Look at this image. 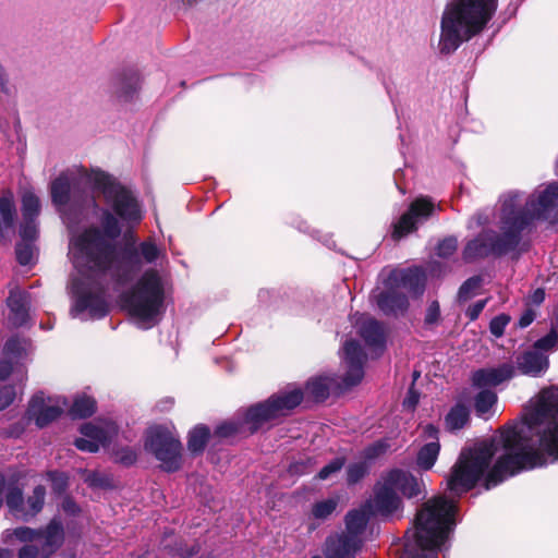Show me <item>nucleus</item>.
<instances>
[{
    "instance_id": "nucleus-39",
    "label": "nucleus",
    "mask_w": 558,
    "mask_h": 558,
    "mask_svg": "<svg viewBox=\"0 0 558 558\" xmlns=\"http://www.w3.org/2000/svg\"><path fill=\"white\" fill-rule=\"evenodd\" d=\"M23 476L22 472L8 469L4 473H0V488H14Z\"/></svg>"
},
{
    "instance_id": "nucleus-1",
    "label": "nucleus",
    "mask_w": 558,
    "mask_h": 558,
    "mask_svg": "<svg viewBox=\"0 0 558 558\" xmlns=\"http://www.w3.org/2000/svg\"><path fill=\"white\" fill-rule=\"evenodd\" d=\"M530 432L538 430V448L522 440L514 429L502 434L505 453L494 463V446L481 442L461 451L448 477L449 488H490L520 471L542 466L547 459L558 460V388L543 390L524 414Z\"/></svg>"
},
{
    "instance_id": "nucleus-34",
    "label": "nucleus",
    "mask_w": 558,
    "mask_h": 558,
    "mask_svg": "<svg viewBox=\"0 0 558 558\" xmlns=\"http://www.w3.org/2000/svg\"><path fill=\"white\" fill-rule=\"evenodd\" d=\"M22 211L24 220L35 219L39 215L40 202L32 191H25L22 195Z\"/></svg>"
},
{
    "instance_id": "nucleus-14",
    "label": "nucleus",
    "mask_w": 558,
    "mask_h": 558,
    "mask_svg": "<svg viewBox=\"0 0 558 558\" xmlns=\"http://www.w3.org/2000/svg\"><path fill=\"white\" fill-rule=\"evenodd\" d=\"M7 505L16 518L27 520L38 513L44 505V490H32L25 497L23 490H10L7 496Z\"/></svg>"
},
{
    "instance_id": "nucleus-44",
    "label": "nucleus",
    "mask_w": 558,
    "mask_h": 558,
    "mask_svg": "<svg viewBox=\"0 0 558 558\" xmlns=\"http://www.w3.org/2000/svg\"><path fill=\"white\" fill-rule=\"evenodd\" d=\"M508 323H509V317L507 315L502 314V315L496 316L490 320L489 330L494 336L500 337V336H502Z\"/></svg>"
},
{
    "instance_id": "nucleus-27",
    "label": "nucleus",
    "mask_w": 558,
    "mask_h": 558,
    "mask_svg": "<svg viewBox=\"0 0 558 558\" xmlns=\"http://www.w3.org/2000/svg\"><path fill=\"white\" fill-rule=\"evenodd\" d=\"M89 311L93 317L100 318L107 313L106 302L99 298L94 295H81L74 308L72 310V315L77 316L81 312Z\"/></svg>"
},
{
    "instance_id": "nucleus-59",
    "label": "nucleus",
    "mask_w": 558,
    "mask_h": 558,
    "mask_svg": "<svg viewBox=\"0 0 558 558\" xmlns=\"http://www.w3.org/2000/svg\"><path fill=\"white\" fill-rule=\"evenodd\" d=\"M333 379H335V381H336V383H335V385L332 386V388H333V387H336V386H338V388H341V385H339V384H338L337 379H336L335 377H333Z\"/></svg>"
},
{
    "instance_id": "nucleus-20",
    "label": "nucleus",
    "mask_w": 558,
    "mask_h": 558,
    "mask_svg": "<svg viewBox=\"0 0 558 558\" xmlns=\"http://www.w3.org/2000/svg\"><path fill=\"white\" fill-rule=\"evenodd\" d=\"M373 515L368 510L362 506L359 509L351 510L345 515V532L342 533L352 541H355L360 546L362 543V534L365 531L366 524Z\"/></svg>"
},
{
    "instance_id": "nucleus-62",
    "label": "nucleus",
    "mask_w": 558,
    "mask_h": 558,
    "mask_svg": "<svg viewBox=\"0 0 558 558\" xmlns=\"http://www.w3.org/2000/svg\"><path fill=\"white\" fill-rule=\"evenodd\" d=\"M313 558H320V557H313Z\"/></svg>"
},
{
    "instance_id": "nucleus-58",
    "label": "nucleus",
    "mask_w": 558,
    "mask_h": 558,
    "mask_svg": "<svg viewBox=\"0 0 558 558\" xmlns=\"http://www.w3.org/2000/svg\"><path fill=\"white\" fill-rule=\"evenodd\" d=\"M24 363H25V362H23L22 364H17V365H16L15 363H13V369L11 371V373H12V372H14L15 369L17 371V373H21V369H19V367H20V366H23V365H24Z\"/></svg>"
},
{
    "instance_id": "nucleus-18",
    "label": "nucleus",
    "mask_w": 558,
    "mask_h": 558,
    "mask_svg": "<svg viewBox=\"0 0 558 558\" xmlns=\"http://www.w3.org/2000/svg\"><path fill=\"white\" fill-rule=\"evenodd\" d=\"M515 368L511 363H504L495 367L477 369L472 375V384L476 388L495 387L513 377Z\"/></svg>"
},
{
    "instance_id": "nucleus-54",
    "label": "nucleus",
    "mask_w": 558,
    "mask_h": 558,
    "mask_svg": "<svg viewBox=\"0 0 558 558\" xmlns=\"http://www.w3.org/2000/svg\"><path fill=\"white\" fill-rule=\"evenodd\" d=\"M545 300V291L543 289H536L530 295V302L535 305H539Z\"/></svg>"
},
{
    "instance_id": "nucleus-30",
    "label": "nucleus",
    "mask_w": 558,
    "mask_h": 558,
    "mask_svg": "<svg viewBox=\"0 0 558 558\" xmlns=\"http://www.w3.org/2000/svg\"><path fill=\"white\" fill-rule=\"evenodd\" d=\"M469 420V409L464 404H456L446 415L445 423L449 430H458L463 428Z\"/></svg>"
},
{
    "instance_id": "nucleus-42",
    "label": "nucleus",
    "mask_w": 558,
    "mask_h": 558,
    "mask_svg": "<svg viewBox=\"0 0 558 558\" xmlns=\"http://www.w3.org/2000/svg\"><path fill=\"white\" fill-rule=\"evenodd\" d=\"M458 247V241L454 238H447L437 245V255L440 257L451 256Z\"/></svg>"
},
{
    "instance_id": "nucleus-31",
    "label": "nucleus",
    "mask_w": 558,
    "mask_h": 558,
    "mask_svg": "<svg viewBox=\"0 0 558 558\" xmlns=\"http://www.w3.org/2000/svg\"><path fill=\"white\" fill-rule=\"evenodd\" d=\"M210 436V430L205 425L195 426L189 435L187 448L192 453L198 454L204 451Z\"/></svg>"
},
{
    "instance_id": "nucleus-51",
    "label": "nucleus",
    "mask_w": 558,
    "mask_h": 558,
    "mask_svg": "<svg viewBox=\"0 0 558 558\" xmlns=\"http://www.w3.org/2000/svg\"><path fill=\"white\" fill-rule=\"evenodd\" d=\"M417 403L418 395L414 390L410 389L407 398L403 401V405L409 409H414Z\"/></svg>"
},
{
    "instance_id": "nucleus-11",
    "label": "nucleus",
    "mask_w": 558,
    "mask_h": 558,
    "mask_svg": "<svg viewBox=\"0 0 558 558\" xmlns=\"http://www.w3.org/2000/svg\"><path fill=\"white\" fill-rule=\"evenodd\" d=\"M435 209L440 210V205H435L429 197L421 196L415 198L400 219L393 226L392 238L399 240L415 231L417 225L427 220Z\"/></svg>"
},
{
    "instance_id": "nucleus-22",
    "label": "nucleus",
    "mask_w": 558,
    "mask_h": 558,
    "mask_svg": "<svg viewBox=\"0 0 558 558\" xmlns=\"http://www.w3.org/2000/svg\"><path fill=\"white\" fill-rule=\"evenodd\" d=\"M163 256V252L151 239L141 242L137 246L128 252V259L130 263L137 264L138 266L143 263L154 264Z\"/></svg>"
},
{
    "instance_id": "nucleus-19",
    "label": "nucleus",
    "mask_w": 558,
    "mask_h": 558,
    "mask_svg": "<svg viewBox=\"0 0 558 558\" xmlns=\"http://www.w3.org/2000/svg\"><path fill=\"white\" fill-rule=\"evenodd\" d=\"M363 506L373 517L387 518L400 509L401 500L396 490H376Z\"/></svg>"
},
{
    "instance_id": "nucleus-28",
    "label": "nucleus",
    "mask_w": 558,
    "mask_h": 558,
    "mask_svg": "<svg viewBox=\"0 0 558 558\" xmlns=\"http://www.w3.org/2000/svg\"><path fill=\"white\" fill-rule=\"evenodd\" d=\"M15 217V205L12 193L7 192L0 197V235H5L12 230Z\"/></svg>"
},
{
    "instance_id": "nucleus-4",
    "label": "nucleus",
    "mask_w": 558,
    "mask_h": 558,
    "mask_svg": "<svg viewBox=\"0 0 558 558\" xmlns=\"http://www.w3.org/2000/svg\"><path fill=\"white\" fill-rule=\"evenodd\" d=\"M498 0H450L440 23L439 50L456 51L463 41L481 34L497 10Z\"/></svg>"
},
{
    "instance_id": "nucleus-53",
    "label": "nucleus",
    "mask_w": 558,
    "mask_h": 558,
    "mask_svg": "<svg viewBox=\"0 0 558 558\" xmlns=\"http://www.w3.org/2000/svg\"><path fill=\"white\" fill-rule=\"evenodd\" d=\"M535 319V313L532 310H527L523 315L520 317L519 325L522 328L527 327L533 320Z\"/></svg>"
},
{
    "instance_id": "nucleus-6",
    "label": "nucleus",
    "mask_w": 558,
    "mask_h": 558,
    "mask_svg": "<svg viewBox=\"0 0 558 558\" xmlns=\"http://www.w3.org/2000/svg\"><path fill=\"white\" fill-rule=\"evenodd\" d=\"M302 399L303 392L298 388L278 392L265 402L248 408L241 422L227 421L218 425L215 429V436L229 438L240 433L244 427L250 433H254L265 425L274 424L277 420L287 416L291 410L301 403Z\"/></svg>"
},
{
    "instance_id": "nucleus-5",
    "label": "nucleus",
    "mask_w": 558,
    "mask_h": 558,
    "mask_svg": "<svg viewBox=\"0 0 558 558\" xmlns=\"http://www.w3.org/2000/svg\"><path fill=\"white\" fill-rule=\"evenodd\" d=\"M456 525V505L451 499L437 496L427 500L415 519L413 558H438V550Z\"/></svg>"
},
{
    "instance_id": "nucleus-7",
    "label": "nucleus",
    "mask_w": 558,
    "mask_h": 558,
    "mask_svg": "<svg viewBox=\"0 0 558 558\" xmlns=\"http://www.w3.org/2000/svg\"><path fill=\"white\" fill-rule=\"evenodd\" d=\"M124 303L141 328L157 325L165 313V291L158 271L146 270L125 295Z\"/></svg>"
},
{
    "instance_id": "nucleus-33",
    "label": "nucleus",
    "mask_w": 558,
    "mask_h": 558,
    "mask_svg": "<svg viewBox=\"0 0 558 558\" xmlns=\"http://www.w3.org/2000/svg\"><path fill=\"white\" fill-rule=\"evenodd\" d=\"M496 402L497 395L494 391L487 389L480 391L474 400L476 414L481 417L488 418L489 411L493 409Z\"/></svg>"
},
{
    "instance_id": "nucleus-46",
    "label": "nucleus",
    "mask_w": 558,
    "mask_h": 558,
    "mask_svg": "<svg viewBox=\"0 0 558 558\" xmlns=\"http://www.w3.org/2000/svg\"><path fill=\"white\" fill-rule=\"evenodd\" d=\"M47 475L52 488H64L69 485L68 476L63 472L53 471L49 472Z\"/></svg>"
},
{
    "instance_id": "nucleus-37",
    "label": "nucleus",
    "mask_w": 558,
    "mask_h": 558,
    "mask_svg": "<svg viewBox=\"0 0 558 558\" xmlns=\"http://www.w3.org/2000/svg\"><path fill=\"white\" fill-rule=\"evenodd\" d=\"M344 465V459L343 458H336L332 461H330L328 464H326L318 473L317 478L322 481L331 480L343 468Z\"/></svg>"
},
{
    "instance_id": "nucleus-2",
    "label": "nucleus",
    "mask_w": 558,
    "mask_h": 558,
    "mask_svg": "<svg viewBox=\"0 0 558 558\" xmlns=\"http://www.w3.org/2000/svg\"><path fill=\"white\" fill-rule=\"evenodd\" d=\"M81 185H88L101 193L108 206L101 215L104 234L90 229L72 238L69 255L75 269L86 278L108 269L114 258L111 243L123 226L134 228L143 219L141 207L132 193L102 171L72 168L61 172L50 185L52 203L62 210L71 202L76 203Z\"/></svg>"
},
{
    "instance_id": "nucleus-10",
    "label": "nucleus",
    "mask_w": 558,
    "mask_h": 558,
    "mask_svg": "<svg viewBox=\"0 0 558 558\" xmlns=\"http://www.w3.org/2000/svg\"><path fill=\"white\" fill-rule=\"evenodd\" d=\"M145 448L160 461L163 470L173 472L182 466V445L168 428L162 426L149 428Z\"/></svg>"
},
{
    "instance_id": "nucleus-25",
    "label": "nucleus",
    "mask_w": 558,
    "mask_h": 558,
    "mask_svg": "<svg viewBox=\"0 0 558 558\" xmlns=\"http://www.w3.org/2000/svg\"><path fill=\"white\" fill-rule=\"evenodd\" d=\"M517 364L523 374L537 376L548 367V360L537 352H525L517 359Z\"/></svg>"
},
{
    "instance_id": "nucleus-50",
    "label": "nucleus",
    "mask_w": 558,
    "mask_h": 558,
    "mask_svg": "<svg viewBox=\"0 0 558 558\" xmlns=\"http://www.w3.org/2000/svg\"><path fill=\"white\" fill-rule=\"evenodd\" d=\"M88 485L93 488H111V485L107 480L101 478L96 474L88 477Z\"/></svg>"
},
{
    "instance_id": "nucleus-12",
    "label": "nucleus",
    "mask_w": 558,
    "mask_h": 558,
    "mask_svg": "<svg viewBox=\"0 0 558 558\" xmlns=\"http://www.w3.org/2000/svg\"><path fill=\"white\" fill-rule=\"evenodd\" d=\"M68 405L61 397H45L43 392L35 395L28 405L27 416L35 421L38 427H45L63 412Z\"/></svg>"
},
{
    "instance_id": "nucleus-21",
    "label": "nucleus",
    "mask_w": 558,
    "mask_h": 558,
    "mask_svg": "<svg viewBox=\"0 0 558 558\" xmlns=\"http://www.w3.org/2000/svg\"><path fill=\"white\" fill-rule=\"evenodd\" d=\"M360 545L343 534L330 536L326 542L327 558H354Z\"/></svg>"
},
{
    "instance_id": "nucleus-26",
    "label": "nucleus",
    "mask_w": 558,
    "mask_h": 558,
    "mask_svg": "<svg viewBox=\"0 0 558 558\" xmlns=\"http://www.w3.org/2000/svg\"><path fill=\"white\" fill-rule=\"evenodd\" d=\"M360 335L369 347L379 349L384 345L383 326L371 317H362L360 322Z\"/></svg>"
},
{
    "instance_id": "nucleus-17",
    "label": "nucleus",
    "mask_w": 558,
    "mask_h": 558,
    "mask_svg": "<svg viewBox=\"0 0 558 558\" xmlns=\"http://www.w3.org/2000/svg\"><path fill=\"white\" fill-rule=\"evenodd\" d=\"M438 434V428L433 424L422 427L421 437L428 441L421 447L416 457V463L422 470H430L437 461L440 451Z\"/></svg>"
},
{
    "instance_id": "nucleus-3",
    "label": "nucleus",
    "mask_w": 558,
    "mask_h": 558,
    "mask_svg": "<svg viewBox=\"0 0 558 558\" xmlns=\"http://www.w3.org/2000/svg\"><path fill=\"white\" fill-rule=\"evenodd\" d=\"M543 219L558 222V183L537 190L522 206V195L518 192L505 194L501 198V231H485L470 241L463 251V257L470 262L490 254L500 255L515 247L521 231L532 220Z\"/></svg>"
},
{
    "instance_id": "nucleus-9",
    "label": "nucleus",
    "mask_w": 558,
    "mask_h": 558,
    "mask_svg": "<svg viewBox=\"0 0 558 558\" xmlns=\"http://www.w3.org/2000/svg\"><path fill=\"white\" fill-rule=\"evenodd\" d=\"M14 535L20 541L43 545L39 550L35 544H26L20 550V558H47L61 545L63 527L58 520L53 519L45 531L19 527L14 530Z\"/></svg>"
},
{
    "instance_id": "nucleus-29",
    "label": "nucleus",
    "mask_w": 558,
    "mask_h": 558,
    "mask_svg": "<svg viewBox=\"0 0 558 558\" xmlns=\"http://www.w3.org/2000/svg\"><path fill=\"white\" fill-rule=\"evenodd\" d=\"M335 383L336 381L333 377H315L307 381L305 386V392L314 401H324L326 398H328Z\"/></svg>"
},
{
    "instance_id": "nucleus-61",
    "label": "nucleus",
    "mask_w": 558,
    "mask_h": 558,
    "mask_svg": "<svg viewBox=\"0 0 558 558\" xmlns=\"http://www.w3.org/2000/svg\"><path fill=\"white\" fill-rule=\"evenodd\" d=\"M556 168H557V172H558V159H557V165H556Z\"/></svg>"
},
{
    "instance_id": "nucleus-43",
    "label": "nucleus",
    "mask_w": 558,
    "mask_h": 558,
    "mask_svg": "<svg viewBox=\"0 0 558 558\" xmlns=\"http://www.w3.org/2000/svg\"><path fill=\"white\" fill-rule=\"evenodd\" d=\"M312 470H313L312 460L310 458H306V459H301L299 461L293 462L289 466L288 471L291 475L299 476L302 474L310 473V472H312Z\"/></svg>"
},
{
    "instance_id": "nucleus-36",
    "label": "nucleus",
    "mask_w": 558,
    "mask_h": 558,
    "mask_svg": "<svg viewBox=\"0 0 558 558\" xmlns=\"http://www.w3.org/2000/svg\"><path fill=\"white\" fill-rule=\"evenodd\" d=\"M338 499L337 498H328L326 500L316 502L313 507V515L316 519H326L328 518L337 508Z\"/></svg>"
},
{
    "instance_id": "nucleus-52",
    "label": "nucleus",
    "mask_w": 558,
    "mask_h": 558,
    "mask_svg": "<svg viewBox=\"0 0 558 558\" xmlns=\"http://www.w3.org/2000/svg\"><path fill=\"white\" fill-rule=\"evenodd\" d=\"M384 452V446L381 444H375L365 450V458L373 459Z\"/></svg>"
},
{
    "instance_id": "nucleus-40",
    "label": "nucleus",
    "mask_w": 558,
    "mask_h": 558,
    "mask_svg": "<svg viewBox=\"0 0 558 558\" xmlns=\"http://www.w3.org/2000/svg\"><path fill=\"white\" fill-rule=\"evenodd\" d=\"M38 235L37 225L35 222V219L32 220H24L20 228V236L21 240L24 242H31L33 243Z\"/></svg>"
},
{
    "instance_id": "nucleus-55",
    "label": "nucleus",
    "mask_w": 558,
    "mask_h": 558,
    "mask_svg": "<svg viewBox=\"0 0 558 558\" xmlns=\"http://www.w3.org/2000/svg\"><path fill=\"white\" fill-rule=\"evenodd\" d=\"M62 509L69 514H75L78 511V507L71 499H65L63 501Z\"/></svg>"
},
{
    "instance_id": "nucleus-16",
    "label": "nucleus",
    "mask_w": 558,
    "mask_h": 558,
    "mask_svg": "<svg viewBox=\"0 0 558 558\" xmlns=\"http://www.w3.org/2000/svg\"><path fill=\"white\" fill-rule=\"evenodd\" d=\"M32 351L31 342L26 339H9L3 348V360L0 362V379H5L13 369V363L22 364L27 361Z\"/></svg>"
},
{
    "instance_id": "nucleus-57",
    "label": "nucleus",
    "mask_w": 558,
    "mask_h": 558,
    "mask_svg": "<svg viewBox=\"0 0 558 558\" xmlns=\"http://www.w3.org/2000/svg\"><path fill=\"white\" fill-rule=\"evenodd\" d=\"M422 490H410L409 498L416 497Z\"/></svg>"
},
{
    "instance_id": "nucleus-48",
    "label": "nucleus",
    "mask_w": 558,
    "mask_h": 558,
    "mask_svg": "<svg viewBox=\"0 0 558 558\" xmlns=\"http://www.w3.org/2000/svg\"><path fill=\"white\" fill-rule=\"evenodd\" d=\"M486 303H487V300H481V301H477L476 303H474L473 305H471L466 310V316L470 318V320H475L480 316V314L484 310Z\"/></svg>"
},
{
    "instance_id": "nucleus-35",
    "label": "nucleus",
    "mask_w": 558,
    "mask_h": 558,
    "mask_svg": "<svg viewBox=\"0 0 558 558\" xmlns=\"http://www.w3.org/2000/svg\"><path fill=\"white\" fill-rule=\"evenodd\" d=\"M482 286V279L480 277H472L468 279L460 288L458 299L460 302H466L474 298Z\"/></svg>"
},
{
    "instance_id": "nucleus-45",
    "label": "nucleus",
    "mask_w": 558,
    "mask_h": 558,
    "mask_svg": "<svg viewBox=\"0 0 558 558\" xmlns=\"http://www.w3.org/2000/svg\"><path fill=\"white\" fill-rule=\"evenodd\" d=\"M536 348L541 350H549L558 345V333L556 331L549 332L547 336L536 341Z\"/></svg>"
},
{
    "instance_id": "nucleus-13",
    "label": "nucleus",
    "mask_w": 558,
    "mask_h": 558,
    "mask_svg": "<svg viewBox=\"0 0 558 558\" xmlns=\"http://www.w3.org/2000/svg\"><path fill=\"white\" fill-rule=\"evenodd\" d=\"M81 433L83 436L75 440L76 448L96 452L117 434V426L112 422L86 423L82 426Z\"/></svg>"
},
{
    "instance_id": "nucleus-32",
    "label": "nucleus",
    "mask_w": 558,
    "mask_h": 558,
    "mask_svg": "<svg viewBox=\"0 0 558 558\" xmlns=\"http://www.w3.org/2000/svg\"><path fill=\"white\" fill-rule=\"evenodd\" d=\"M95 410V400L86 395H80L74 399L69 413L73 418H83L90 416Z\"/></svg>"
},
{
    "instance_id": "nucleus-41",
    "label": "nucleus",
    "mask_w": 558,
    "mask_h": 558,
    "mask_svg": "<svg viewBox=\"0 0 558 558\" xmlns=\"http://www.w3.org/2000/svg\"><path fill=\"white\" fill-rule=\"evenodd\" d=\"M367 472V465L365 462L352 463L348 468V482L349 484L357 483Z\"/></svg>"
},
{
    "instance_id": "nucleus-15",
    "label": "nucleus",
    "mask_w": 558,
    "mask_h": 558,
    "mask_svg": "<svg viewBox=\"0 0 558 558\" xmlns=\"http://www.w3.org/2000/svg\"><path fill=\"white\" fill-rule=\"evenodd\" d=\"M343 361L347 364L348 371L343 378V388H349L357 385L364 375L363 364L365 362V354L355 340L345 341L343 348Z\"/></svg>"
},
{
    "instance_id": "nucleus-47",
    "label": "nucleus",
    "mask_w": 558,
    "mask_h": 558,
    "mask_svg": "<svg viewBox=\"0 0 558 558\" xmlns=\"http://www.w3.org/2000/svg\"><path fill=\"white\" fill-rule=\"evenodd\" d=\"M15 397V390L13 387L5 386L0 389V411L9 407Z\"/></svg>"
},
{
    "instance_id": "nucleus-60",
    "label": "nucleus",
    "mask_w": 558,
    "mask_h": 558,
    "mask_svg": "<svg viewBox=\"0 0 558 558\" xmlns=\"http://www.w3.org/2000/svg\"><path fill=\"white\" fill-rule=\"evenodd\" d=\"M137 83H138V78H135V80H134V85H133V88H134V89L136 88Z\"/></svg>"
},
{
    "instance_id": "nucleus-8",
    "label": "nucleus",
    "mask_w": 558,
    "mask_h": 558,
    "mask_svg": "<svg viewBox=\"0 0 558 558\" xmlns=\"http://www.w3.org/2000/svg\"><path fill=\"white\" fill-rule=\"evenodd\" d=\"M426 276L418 268L392 269L384 280V288L373 292L378 308L387 315L402 313L408 308V298H417L424 293Z\"/></svg>"
},
{
    "instance_id": "nucleus-49",
    "label": "nucleus",
    "mask_w": 558,
    "mask_h": 558,
    "mask_svg": "<svg viewBox=\"0 0 558 558\" xmlns=\"http://www.w3.org/2000/svg\"><path fill=\"white\" fill-rule=\"evenodd\" d=\"M440 314L439 304L438 302H433L426 312L425 322L427 324H434L437 322Z\"/></svg>"
},
{
    "instance_id": "nucleus-56",
    "label": "nucleus",
    "mask_w": 558,
    "mask_h": 558,
    "mask_svg": "<svg viewBox=\"0 0 558 558\" xmlns=\"http://www.w3.org/2000/svg\"><path fill=\"white\" fill-rule=\"evenodd\" d=\"M121 461L125 464H131L135 461V454L130 452L126 457H122Z\"/></svg>"
},
{
    "instance_id": "nucleus-24",
    "label": "nucleus",
    "mask_w": 558,
    "mask_h": 558,
    "mask_svg": "<svg viewBox=\"0 0 558 558\" xmlns=\"http://www.w3.org/2000/svg\"><path fill=\"white\" fill-rule=\"evenodd\" d=\"M9 319L15 326L23 325L27 319V295L22 291H11L8 298Z\"/></svg>"
},
{
    "instance_id": "nucleus-38",
    "label": "nucleus",
    "mask_w": 558,
    "mask_h": 558,
    "mask_svg": "<svg viewBox=\"0 0 558 558\" xmlns=\"http://www.w3.org/2000/svg\"><path fill=\"white\" fill-rule=\"evenodd\" d=\"M16 258L21 265H28L33 262L35 247L31 242H21L16 245Z\"/></svg>"
},
{
    "instance_id": "nucleus-23",
    "label": "nucleus",
    "mask_w": 558,
    "mask_h": 558,
    "mask_svg": "<svg viewBox=\"0 0 558 558\" xmlns=\"http://www.w3.org/2000/svg\"><path fill=\"white\" fill-rule=\"evenodd\" d=\"M379 488H418L417 480L402 470H391L381 476Z\"/></svg>"
}]
</instances>
